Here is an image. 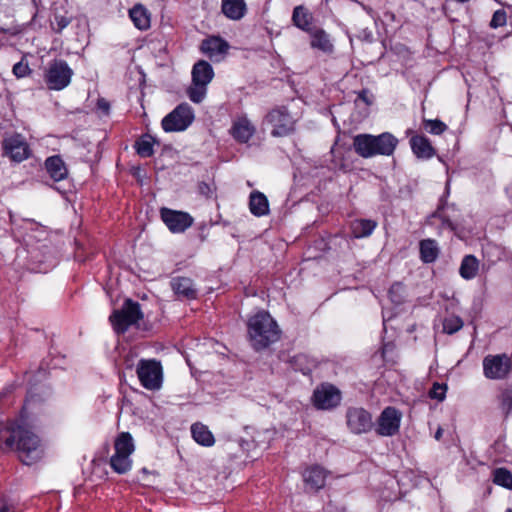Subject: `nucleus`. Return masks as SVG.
Returning <instances> with one entry per match:
<instances>
[{"label":"nucleus","mask_w":512,"mask_h":512,"mask_svg":"<svg viewBox=\"0 0 512 512\" xmlns=\"http://www.w3.org/2000/svg\"><path fill=\"white\" fill-rule=\"evenodd\" d=\"M98 106H99V108H101L105 111H108V109H109V104L107 102H105L104 100H100L98 102Z\"/></svg>","instance_id":"43"},{"label":"nucleus","mask_w":512,"mask_h":512,"mask_svg":"<svg viewBox=\"0 0 512 512\" xmlns=\"http://www.w3.org/2000/svg\"><path fill=\"white\" fill-rule=\"evenodd\" d=\"M221 10L227 18L240 20L244 17L247 8L244 0H222Z\"/></svg>","instance_id":"23"},{"label":"nucleus","mask_w":512,"mask_h":512,"mask_svg":"<svg viewBox=\"0 0 512 512\" xmlns=\"http://www.w3.org/2000/svg\"><path fill=\"white\" fill-rule=\"evenodd\" d=\"M463 326V321L460 317L452 315L445 318L443 322V330L448 334H453L459 331Z\"/></svg>","instance_id":"37"},{"label":"nucleus","mask_w":512,"mask_h":512,"mask_svg":"<svg viewBox=\"0 0 512 512\" xmlns=\"http://www.w3.org/2000/svg\"><path fill=\"white\" fill-rule=\"evenodd\" d=\"M420 259L424 263H433L439 256L440 249L433 239H424L419 243Z\"/></svg>","instance_id":"26"},{"label":"nucleus","mask_w":512,"mask_h":512,"mask_svg":"<svg viewBox=\"0 0 512 512\" xmlns=\"http://www.w3.org/2000/svg\"><path fill=\"white\" fill-rule=\"evenodd\" d=\"M347 425L355 434L366 433L373 427L371 414L361 407H352L346 413Z\"/></svg>","instance_id":"15"},{"label":"nucleus","mask_w":512,"mask_h":512,"mask_svg":"<svg viewBox=\"0 0 512 512\" xmlns=\"http://www.w3.org/2000/svg\"><path fill=\"white\" fill-rule=\"evenodd\" d=\"M249 210L256 217L269 214V202L267 197L260 191H253L249 196Z\"/></svg>","instance_id":"21"},{"label":"nucleus","mask_w":512,"mask_h":512,"mask_svg":"<svg viewBox=\"0 0 512 512\" xmlns=\"http://www.w3.org/2000/svg\"><path fill=\"white\" fill-rule=\"evenodd\" d=\"M110 466L116 473L124 474L132 467L131 456L114 450V453L110 458Z\"/></svg>","instance_id":"31"},{"label":"nucleus","mask_w":512,"mask_h":512,"mask_svg":"<svg viewBox=\"0 0 512 512\" xmlns=\"http://www.w3.org/2000/svg\"><path fill=\"white\" fill-rule=\"evenodd\" d=\"M446 389H447L446 385L435 383L429 392V396L432 399L442 401L445 398Z\"/></svg>","instance_id":"39"},{"label":"nucleus","mask_w":512,"mask_h":512,"mask_svg":"<svg viewBox=\"0 0 512 512\" xmlns=\"http://www.w3.org/2000/svg\"><path fill=\"white\" fill-rule=\"evenodd\" d=\"M45 169L54 181L64 180L68 175V169L59 155L50 156L45 160Z\"/></svg>","instance_id":"19"},{"label":"nucleus","mask_w":512,"mask_h":512,"mask_svg":"<svg viewBox=\"0 0 512 512\" xmlns=\"http://www.w3.org/2000/svg\"><path fill=\"white\" fill-rule=\"evenodd\" d=\"M2 449L15 451L20 461L31 465L39 461L44 447L39 436L24 424L11 423L0 431Z\"/></svg>","instance_id":"1"},{"label":"nucleus","mask_w":512,"mask_h":512,"mask_svg":"<svg viewBox=\"0 0 512 512\" xmlns=\"http://www.w3.org/2000/svg\"><path fill=\"white\" fill-rule=\"evenodd\" d=\"M129 16L138 29L146 30L150 27V16L144 6L140 4L135 5L130 9Z\"/></svg>","instance_id":"28"},{"label":"nucleus","mask_w":512,"mask_h":512,"mask_svg":"<svg viewBox=\"0 0 512 512\" xmlns=\"http://www.w3.org/2000/svg\"><path fill=\"white\" fill-rule=\"evenodd\" d=\"M141 385L151 391L159 390L163 382V369L159 361L141 359L136 368Z\"/></svg>","instance_id":"7"},{"label":"nucleus","mask_w":512,"mask_h":512,"mask_svg":"<svg viewBox=\"0 0 512 512\" xmlns=\"http://www.w3.org/2000/svg\"><path fill=\"white\" fill-rule=\"evenodd\" d=\"M247 325L250 343L256 350L267 348L280 338L278 325L267 312L255 314Z\"/></svg>","instance_id":"3"},{"label":"nucleus","mask_w":512,"mask_h":512,"mask_svg":"<svg viewBox=\"0 0 512 512\" xmlns=\"http://www.w3.org/2000/svg\"><path fill=\"white\" fill-rule=\"evenodd\" d=\"M143 318L140 305L127 299L120 310H115L109 317L116 333L122 334Z\"/></svg>","instance_id":"5"},{"label":"nucleus","mask_w":512,"mask_h":512,"mask_svg":"<svg viewBox=\"0 0 512 512\" xmlns=\"http://www.w3.org/2000/svg\"><path fill=\"white\" fill-rule=\"evenodd\" d=\"M511 369L512 360L506 354L487 355L483 359V373L488 379H505L510 374Z\"/></svg>","instance_id":"10"},{"label":"nucleus","mask_w":512,"mask_h":512,"mask_svg":"<svg viewBox=\"0 0 512 512\" xmlns=\"http://www.w3.org/2000/svg\"><path fill=\"white\" fill-rule=\"evenodd\" d=\"M21 6H24L30 10L33 17L36 15V2L35 0H0V14L6 9L17 11Z\"/></svg>","instance_id":"33"},{"label":"nucleus","mask_w":512,"mask_h":512,"mask_svg":"<svg viewBox=\"0 0 512 512\" xmlns=\"http://www.w3.org/2000/svg\"><path fill=\"white\" fill-rule=\"evenodd\" d=\"M0 512H11L7 507H1Z\"/></svg>","instance_id":"46"},{"label":"nucleus","mask_w":512,"mask_h":512,"mask_svg":"<svg viewBox=\"0 0 512 512\" xmlns=\"http://www.w3.org/2000/svg\"><path fill=\"white\" fill-rule=\"evenodd\" d=\"M493 482L506 489H512V473L506 468H497L493 471Z\"/></svg>","instance_id":"34"},{"label":"nucleus","mask_w":512,"mask_h":512,"mask_svg":"<svg viewBox=\"0 0 512 512\" xmlns=\"http://www.w3.org/2000/svg\"><path fill=\"white\" fill-rule=\"evenodd\" d=\"M266 120L273 126L271 134L275 137L287 136L295 129L296 121L285 107L272 110Z\"/></svg>","instance_id":"13"},{"label":"nucleus","mask_w":512,"mask_h":512,"mask_svg":"<svg viewBox=\"0 0 512 512\" xmlns=\"http://www.w3.org/2000/svg\"><path fill=\"white\" fill-rule=\"evenodd\" d=\"M229 44L217 36L209 37L202 41L201 51L210 59L219 61L227 53Z\"/></svg>","instance_id":"16"},{"label":"nucleus","mask_w":512,"mask_h":512,"mask_svg":"<svg viewBox=\"0 0 512 512\" xmlns=\"http://www.w3.org/2000/svg\"><path fill=\"white\" fill-rule=\"evenodd\" d=\"M410 145L413 153L418 158H431L435 154L434 148L432 147L428 138L424 136H414L410 139Z\"/></svg>","instance_id":"24"},{"label":"nucleus","mask_w":512,"mask_h":512,"mask_svg":"<svg viewBox=\"0 0 512 512\" xmlns=\"http://www.w3.org/2000/svg\"><path fill=\"white\" fill-rule=\"evenodd\" d=\"M423 124H424V128L429 133L434 134V135H440L447 129V125L438 119L424 120Z\"/></svg>","instance_id":"38"},{"label":"nucleus","mask_w":512,"mask_h":512,"mask_svg":"<svg viewBox=\"0 0 512 512\" xmlns=\"http://www.w3.org/2000/svg\"><path fill=\"white\" fill-rule=\"evenodd\" d=\"M255 131L254 125L245 116L235 119L230 129L233 138L240 143L248 142Z\"/></svg>","instance_id":"17"},{"label":"nucleus","mask_w":512,"mask_h":512,"mask_svg":"<svg viewBox=\"0 0 512 512\" xmlns=\"http://www.w3.org/2000/svg\"><path fill=\"white\" fill-rule=\"evenodd\" d=\"M55 19L57 22L58 31H61L69 24V21L65 17H56Z\"/></svg>","instance_id":"42"},{"label":"nucleus","mask_w":512,"mask_h":512,"mask_svg":"<svg viewBox=\"0 0 512 512\" xmlns=\"http://www.w3.org/2000/svg\"><path fill=\"white\" fill-rule=\"evenodd\" d=\"M114 450L131 456L135 450L133 438L128 432H121L114 440Z\"/></svg>","instance_id":"32"},{"label":"nucleus","mask_w":512,"mask_h":512,"mask_svg":"<svg viewBox=\"0 0 512 512\" xmlns=\"http://www.w3.org/2000/svg\"><path fill=\"white\" fill-rule=\"evenodd\" d=\"M507 18L505 11L498 10L493 14L490 25L493 28L501 27L506 24Z\"/></svg>","instance_id":"40"},{"label":"nucleus","mask_w":512,"mask_h":512,"mask_svg":"<svg viewBox=\"0 0 512 512\" xmlns=\"http://www.w3.org/2000/svg\"><path fill=\"white\" fill-rule=\"evenodd\" d=\"M397 145L398 139L389 132L379 135L358 134L353 138L354 151L363 158L391 156Z\"/></svg>","instance_id":"2"},{"label":"nucleus","mask_w":512,"mask_h":512,"mask_svg":"<svg viewBox=\"0 0 512 512\" xmlns=\"http://www.w3.org/2000/svg\"><path fill=\"white\" fill-rule=\"evenodd\" d=\"M506 512H512V509H511V508H508V509L506 510Z\"/></svg>","instance_id":"47"},{"label":"nucleus","mask_w":512,"mask_h":512,"mask_svg":"<svg viewBox=\"0 0 512 512\" xmlns=\"http://www.w3.org/2000/svg\"><path fill=\"white\" fill-rule=\"evenodd\" d=\"M292 23L302 31L309 32L313 22L312 13L303 5H298L293 9Z\"/></svg>","instance_id":"22"},{"label":"nucleus","mask_w":512,"mask_h":512,"mask_svg":"<svg viewBox=\"0 0 512 512\" xmlns=\"http://www.w3.org/2000/svg\"><path fill=\"white\" fill-rule=\"evenodd\" d=\"M160 217L169 231L175 234L185 232L194 223V219L189 213L166 207L160 209Z\"/></svg>","instance_id":"14"},{"label":"nucleus","mask_w":512,"mask_h":512,"mask_svg":"<svg viewBox=\"0 0 512 512\" xmlns=\"http://www.w3.org/2000/svg\"><path fill=\"white\" fill-rule=\"evenodd\" d=\"M135 148L137 153L141 157H150L153 155V138L149 135L143 136L140 140H138L135 144Z\"/></svg>","instance_id":"35"},{"label":"nucleus","mask_w":512,"mask_h":512,"mask_svg":"<svg viewBox=\"0 0 512 512\" xmlns=\"http://www.w3.org/2000/svg\"><path fill=\"white\" fill-rule=\"evenodd\" d=\"M173 291L179 296L187 299L196 297V289L190 278L176 277L171 282Z\"/></svg>","instance_id":"25"},{"label":"nucleus","mask_w":512,"mask_h":512,"mask_svg":"<svg viewBox=\"0 0 512 512\" xmlns=\"http://www.w3.org/2000/svg\"><path fill=\"white\" fill-rule=\"evenodd\" d=\"M327 472L324 468L314 465L307 468L303 473V479L307 486L312 490H319L325 485Z\"/></svg>","instance_id":"20"},{"label":"nucleus","mask_w":512,"mask_h":512,"mask_svg":"<svg viewBox=\"0 0 512 512\" xmlns=\"http://www.w3.org/2000/svg\"><path fill=\"white\" fill-rule=\"evenodd\" d=\"M479 270V261L473 255H466L461 262L459 273L465 280H471L476 277Z\"/></svg>","instance_id":"30"},{"label":"nucleus","mask_w":512,"mask_h":512,"mask_svg":"<svg viewBox=\"0 0 512 512\" xmlns=\"http://www.w3.org/2000/svg\"><path fill=\"white\" fill-rule=\"evenodd\" d=\"M501 410L507 415L512 411V386L504 387L498 396Z\"/></svg>","instance_id":"36"},{"label":"nucleus","mask_w":512,"mask_h":512,"mask_svg":"<svg viewBox=\"0 0 512 512\" xmlns=\"http://www.w3.org/2000/svg\"><path fill=\"white\" fill-rule=\"evenodd\" d=\"M402 413L395 407H386L376 421L375 431L378 435L391 437L399 432Z\"/></svg>","instance_id":"12"},{"label":"nucleus","mask_w":512,"mask_h":512,"mask_svg":"<svg viewBox=\"0 0 512 512\" xmlns=\"http://www.w3.org/2000/svg\"><path fill=\"white\" fill-rule=\"evenodd\" d=\"M442 434H443V429L439 427L435 433V439L439 440L442 437Z\"/></svg>","instance_id":"44"},{"label":"nucleus","mask_w":512,"mask_h":512,"mask_svg":"<svg viewBox=\"0 0 512 512\" xmlns=\"http://www.w3.org/2000/svg\"><path fill=\"white\" fill-rule=\"evenodd\" d=\"M214 71L212 66L200 60L194 64L192 69V85L188 88L187 94L194 103H200L206 96L207 85L212 81Z\"/></svg>","instance_id":"4"},{"label":"nucleus","mask_w":512,"mask_h":512,"mask_svg":"<svg viewBox=\"0 0 512 512\" xmlns=\"http://www.w3.org/2000/svg\"><path fill=\"white\" fill-rule=\"evenodd\" d=\"M399 289H401V285H399V284L393 285V286L391 287V289H390V292H389V293H390V295L392 296V295H393V293H394V291H395V290H399Z\"/></svg>","instance_id":"45"},{"label":"nucleus","mask_w":512,"mask_h":512,"mask_svg":"<svg viewBox=\"0 0 512 512\" xmlns=\"http://www.w3.org/2000/svg\"><path fill=\"white\" fill-rule=\"evenodd\" d=\"M30 69L27 63L18 62L13 66V73L17 78H22L29 73Z\"/></svg>","instance_id":"41"},{"label":"nucleus","mask_w":512,"mask_h":512,"mask_svg":"<svg viewBox=\"0 0 512 512\" xmlns=\"http://www.w3.org/2000/svg\"><path fill=\"white\" fill-rule=\"evenodd\" d=\"M193 120L192 108L187 103H182L162 119L161 125L165 132H180L186 130Z\"/></svg>","instance_id":"8"},{"label":"nucleus","mask_w":512,"mask_h":512,"mask_svg":"<svg viewBox=\"0 0 512 512\" xmlns=\"http://www.w3.org/2000/svg\"><path fill=\"white\" fill-rule=\"evenodd\" d=\"M377 223L369 219H357L351 223V231L355 238L368 237L376 228Z\"/></svg>","instance_id":"29"},{"label":"nucleus","mask_w":512,"mask_h":512,"mask_svg":"<svg viewBox=\"0 0 512 512\" xmlns=\"http://www.w3.org/2000/svg\"><path fill=\"white\" fill-rule=\"evenodd\" d=\"M193 439L202 446L211 447L215 443V438L209 428L202 423H195L191 426Z\"/></svg>","instance_id":"27"},{"label":"nucleus","mask_w":512,"mask_h":512,"mask_svg":"<svg viewBox=\"0 0 512 512\" xmlns=\"http://www.w3.org/2000/svg\"><path fill=\"white\" fill-rule=\"evenodd\" d=\"M2 147L3 154L13 162L20 163L31 155L29 144L19 133L6 136L2 141Z\"/></svg>","instance_id":"11"},{"label":"nucleus","mask_w":512,"mask_h":512,"mask_svg":"<svg viewBox=\"0 0 512 512\" xmlns=\"http://www.w3.org/2000/svg\"><path fill=\"white\" fill-rule=\"evenodd\" d=\"M72 76L73 70L62 59L52 60L44 72V80L48 88L56 91L66 88L70 84Z\"/></svg>","instance_id":"6"},{"label":"nucleus","mask_w":512,"mask_h":512,"mask_svg":"<svg viewBox=\"0 0 512 512\" xmlns=\"http://www.w3.org/2000/svg\"><path fill=\"white\" fill-rule=\"evenodd\" d=\"M310 46L313 49L320 50L323 53L331 54L334 51L333 42L329 34L322 28H313L309 32Z\"/></svg>","instance_id":"18"},{"label":"nucleus","mask_w":512,"mask_h":512,"mask_svg":"<svg viewBox=\"0 0 512 512\" xmlns=\"http://www.w3.org/2000/svg\"><path fill=\"white\" fill-rule=\"evenodd\" d=\"M341 400V391L327 382L318 385L311 397L313 406L318 410H332L340 405Z\"/></svg>","instance_id":"9"}]
</instances>
